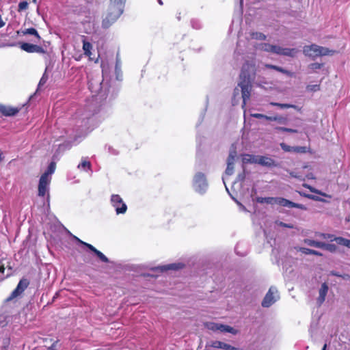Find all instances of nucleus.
<instances>
[{
	"label": "nucleus",
	"instance_id": "obj_1",
	"mask_svg": "<svg viewBox=\"0 0 350 350\" xmlns=\"http://www.w3.org/2000/svg\"><path fill=\"white\" fill-rule=\"evenodd\" d=\"M303 53L306 56L315 58L319 56L333 55L336 53L334 50H329L327 48L312 44L304 47Z\"/></svg>",
	"mask_w": 350,
	"mask_h": 350
},
{
	"label": "nucleus",
	"instance_id": "obj_2",
	"mask_svg": "<svg viewBox=\"0 0 350 350\" xmlns=\"http://www.w3.org/2000/svg\"><path fill=\"white\" fill-rule=\"evenodd\" d=\"M207 185L208 184L204 174L202 172L196 173L193 180L194 189L199 193H203L206 190Z\"/></svg>",
	"mask_w": 350,
	"mask_h": 350
},
{
	"label": "nucleus",
	"instance_id": "obj_3",
	"mask_svg": "<svg viewBox=\"0 0 350 350\" xmlns=\"http://www.w3.org/2000/svg\"><path fill=\"white\" fill-rule=\"evenodd\" d=\"M248 157H252V161L250 163H258L262 166L265 167H276L278 163L271 158L265 156H253L251 154H246Z\"/></svg>",
	"mask_w": 350,
	"mask_h": 350
},
{
	"label": "nucleus",
	"instance_id": "obj_4",
	"mask_svg": "<svg viewBox=\"0 0 350 350\" xmlns=\"http://www.w3.org/2000/svg\"><path fill=\"white\" fill-rule=\"evenodd\" d=\"M111 205L115 208L117 215L124 214L126 212L127 206L123 202L122 198L118 194H113L111 196Z\"/></svg>",
	"mask_w": 350,
	"mask_h": 350
},
{
	"label": "nucleus",
	"instance_id": "obj_5",
	"mask_svg": "<svg viewBox=\"0 0 350 350\" xmlns=\"http://www.w3.org/2000/svg\"><path fill=\"white\" fill-rule=\"evenodd\" d=\"M29 282L26 278L21 279L17 284L16 288L12 292L10 295L6 299V301H10L18 296L21 295L28 287Z\"/></svg>",
	"mask_w": 350,
	"mask_h": 350
},
{
	"label": "nucleus",
	"instance_id": "obj_6",
	"mask_svg": "<svg viewBox=\"0 0 350 350\" xmlns=\"http://www.w3.org/2000/svg\"><path fill=\"white\" fill-rule=\"evenodd\" d=\"M238 86L241 88V96L243 98L242 107L245 108L247 104V101L250 100L252 92V82L251 83H245L244 81H239L238 83Z\"/></svg>",
	"mask_w": 350,
	"mask_h": 350
},
{
	"label": "nucleus",
	"instance_id": "obj_7",
	"mask_svg": "<svg viewBox=\"0 0 350 350\" xmlns=\"http://www.w3.org/2000/svg\"><path fill=\"white\" fill-rule=\"evenodd\" d=\"M254 70V66L248 62L244 64L242 66L241 71L240 73V81H244L245 83H251L252 82V77L250 75L251 72H253Z\"/></svg>",
	"mask_w": 350,
	"mask_h": 350
},
{
	"label": "nucleus",
	"instance_id": "obj_8",
	"mask_svg": "<svg viewBox=\"0 0 350 350\" xmlns=\"http://www.w3.org/2000/svg\"><path fill=\"white\" fill-rule=\"evenodd\" d=\"M51 178H46L45 176H40L38 183V195L40 197H44L46 194L49 196V187Z\"/></svg>",
	"mask_w": 350,
	"mask_h": 350
},
{
	"label": "nucleus",
	"instance_id": "obj_9",
	"mask_svg": "<svg viewBox=\"0 0 350 350\" xmlns=\"http://www.w3.org/2000/svg\"><path fill=\"white\" fill-rule=\"evenodd\" d=\"M275 204H277L280 206H284V207H289V208H297L301 210H306L307 208L305 205L302 204H298L293 202L292 201H290L286 198H275Z\"/></svg>",
	"mask_w": 350,
	"mask_h": 350
},
{
	"label": "nucleus",
	"instance_id": "obj_10",
	"mask_svg": "<svg viewBox=\"0 0 350 350\" xmlns=\"http://www.w3.org/2000/svg\"><path fill=\"white\" fill-rule=\"evenodd\" d=\"M22 109V107H12L0 103V113L6 117L16 116Z\"/></svg>",
	"mask_w": 350,
	"mask_h": 350
},
{
	"label": "nucleus",
	"instance_id": "obj_11",
	"mask_svg": "<svg viewBox=\"0 0 350 350\" xmlns=\"http://www.w3.org/2000/svg\"><path fill=\"white\" fill-rule=\"evenodd\" d=\"M21 49L25 52L33 53H44L45 51L43 47L38 46L37 44H30L27 42H22L20 46Z\"/></svg>",
	"mask_w": 350,
	"mask_h": 350
},
{
	"label": "nucleus",
	"instance_id": "obj_12",
	"mask_svg": "<svg viewBox=\"0 0 350 350\" xmlns=\"http://www.w3.org/2000/svg\"><path fill=\"white\" fill-rule=\"evenodd\" d=\"M77 240L78 243H79L81 245H84L87 248H88L90 251L94 252L95 255L103 262L107 263L109 262V259L107 256H105L101 252L98 250L96 247H94L92 245L86 242H84L79 239V238H77Z\"/></svg>",
	"mask_w": 350,
	"mask_h": 350
},
{
	"label": "nucleus",
	"instance_id": "obj_13",
	"mask_svg": "<svg viewBox=\"0 0 350 350\" xmlns=\"http://www.w3.org/2000/svg\"><path fill=\"white\" fill-rule=\"evenodd\" d=\"M329 291V286L326 282L321 284L319 290V297L317 299V303L319 306H321L325 301L326 295Z\"/></svg>",
	"mask_w": 350,
	"mask_h": 350
},
{
	"label": "nucleus",
	"instance_id": "obj_14",
	"mask_svg": "<svg viewBox=\"0 0 350 350\" xmlns=\"http://www.w3.org/2000/svg\"><path fill=\"white\" fill-rule=\"evenodd\" d=\"M271 288H269L267 294L265 295L261 304L262 307L268 308L271 306L275 301V299L273 297V293L271 291Z\"/></svg>",
	"mask_w": 350,
	"mask_h": 350
},
{
	"label": "nucleus",
	"instance_id": "obj_15",
	"mask_svg": "<svg viewBox=\"0 0 350 350\" xmlns=\"http://www.w3.org/2000/svg\"><path fill=\"white\" fill-rule=\"evenodd\" d=\"M81 38L84 55L90 57L92 55L91 50L92 49V44L86 40V37L85 36H82Z\"/></svg>",
	"mask_w": 350,
	"mask_h": 350
},
{
	"label": "nucleus",
	"instance_id": "obj_16",
	"mask_svg": "<svg viewBox=\"0 0 350 350\" xmlns=\"http://www.w3.org/2000/svg\"><path fill=\"white\" fill-rule=\"evenodd\" d=\"M265 67L267 68H269V69L275 70H276L278 72H280L281 73L285 74V75H286L287 76H289V77H293V73L291 72V71L287 70H286V69H284V68H283L282 67H280L278 66L267 64H265Z\"/></svg>",
	"mask_w": 350,
	"mask_h": 350
},
{
	"label": "nucleus",
	"instance_id": "obj_17",
	"mask_svg": "<svg viewBox=\"0 0 350 350\" xmlns=\"http://www.w3.org/2000/svg\"><path fill=\"white\" fill-rule=\"evenodd\" d=\"M22 33L23 35L29 34L34 36L36 39L33 40V42H38L41 40V37L39 35L38 31L33 27L28 28L22 31Z\"/></svg>",
	"mask_w": 350,
	"mask_h": 350
},
{
	"label": "nucleus",
	"instance_id": "obj_18",
	"mask_svg": "<svg viewBox=\"0 0 350 350\" xmlns=\"http://www.w3.org/2000/svg\"><path fill=\"white\" fill-rule=\"evenodd\" d=\"M270 105L272 106H276L281 109H288V108H293L297 111H301V108L298 107L297 105H292V104H287V103H279L275 102H271Z\"/></svg>",
	"mask_w": 350,
	"mask_h": 350
},
{
	"label": "nucleus",
	"instance_id": "obj_19",
	"mask_svg": "<svg viewBox=\"0 0 350 350\" xmlns=\"http://www.w3.org/2000/svg\"><path fill=\"white\" fill-rule=\"evenodd\" d=\"M55 167H56L55 163L51 162L49 165L46 171L44 174H42L41 175V176H45V178H51L50 177V175H51L52 174L54 173V172L55 170Z\"/></svg>",
	"mask_w": 350,
	"mask_h": 350
},
{
	"label": "nucleus",
	"instance_id": "obj_20",
	"mask_svg": "<svg viewBox=\"0 0 350 350\" xmlns=\"http://www.w3.org/2000/svg\"><path fill=\"white\" fill-rule=\"evenodd\" d=\"M256 202L260 204H274L275 202V198L274 197H258L256 198Z\"/></svg>",
	"mask_w": 350,
	"mask_h": 350
},
{
	"label": "nucleus",
	"instance_id": "obj_21",
	"mask_svg": "<svg viewBox=\"0 0 350 350\" xmlns=\"http://www.w3.org/2000/svg\"><path fill=\"white\" fill-rule=\"evenodd\" d=\"M297 51H298L294 48L293 49L282 48L281 55L293 57L295 56Z\"/></svg>",
	"mask_w": 350,
	"mask_h": 350
},
{
	"label": "nucleus",
	"instance_id": "obj_22",
	"mask_svg": "<svg viewBox=\"0 0 350 350\" xmlns=\"http://www.w3.org/2000/svg\"><path fill=\"white\" fill-rule=\"evenodd\" d=\"M304 243L309 246L315 247L318 248H321L323 247V246H324L323 242L314 241L312 239H305Z\"/></svg>",
	"mask_w": 350,
	"mask_h": 350
},
{
	"label": "nucleus",
	"instance_id": "obj_23",
	"mask_svg": "<svg viewBox=\"0 0 350 350\" xmlns=\"http://www.w3.org/2000/svg\"><path fill=\"white\" fill-rule=\"evenodd\" d=\"M177 269L178 266L176 264H170L156 267V269L159 270L161 272H165L168 270H176Z\"/></svg>",
	"mask_w": 350,
	"mask_h": 350
},
{
	"label": "nucleus",
	"instance_id": "obj_24",
	"mask_svg": "<svg viewBox=\"0 0 350 350\" xmlns=\"http://www.w3.org/2000/svg\"><path fill=\"white\" fill-rule=\"evenodd\" d=\"M299 250L304 254H307V255L312 254V255H315V256H322V254L320 252L314 250L312 249L306 248V247H301L299 249Z\"/></svg>",
	"mask_w": 350,
	"mask_h": 350
},
{
	"label": "nucleus",
	"instance_id": "obj_25",
	"mask_svg": "<svg viewBox=\"0 0 350 350\" xmlns=\"http://www.w3.org/2000/svg\"><path fill=\"white\" fill-rule=\"evenodd\" d=\"M115 21L116 18H111V14H109L103 20L102 26L103 28H108Z\"/></svg>",
	"mask_w": 350,
	"mask_h": 350
},
{
	"label": "nucleus",
	"instance_id": "obj_26",
	"mask_svg": "<svg viewBox=\"0 0 350 350\" xmlns=\"http://www.w3.org/2000/svg\"><path fill=\"white\" fill-rule=\"evenodd\" d=\"M335 241L339 245L346 246L350 248V239H347L343 237H336L335 238Z\"/></svg>",
	"mask_w": 350,
	"mask_h": 350
},
{
	"label": "nucleus",
	"instance_id": "obj_27",
	"mask_svg": "<svg viewBox=\"0 0 350 350\" xmlns=\"http://www.w3.org/2000/svg\"><path fill=\"white\" fill-rule=\"evenodd\" d=\"M250 37L252 39L258 40H265L267 38L266 36L261 32H251Z\"/></svg>",
	"mask_w": 350,
	"mask_h": 350
},
{
	"label": "nucleus",
	"instance_id": "obj_28",
	"mask_svg": "<svg viewBox=\"0 0 350 350\" xmlns=\"http://www.w3.org/2000/svg\"><path fill=\"white\" fill-rule=\"evenodd\" d=\"M236 156H237L236 150L230 151L229 153V155L228 157V159H227V164H229L230 165H234Z\"/></svg>",
	"mask_w": 350,
	"mask_h": 350
},
{
	"label": "nucleus",
	"instance_id": "obj_29",
	"mask_svg": "<svg viewBox=\"0 0 350 350\" xmlns=\"http://www.w3.org/2000/svg\"><path fill=\"white\" fill-rule=\"evenodd\" d=\"M259 47L261 51L272 53L273 44H270L269 43H261Z\"/></svg>",
	"mask_w": 350,
	"mask_h": 350
},
{
	"label": "nucleus",
	"instance_id": "obj_30",
	"mask_svg": "<svg viewBox=\"0 0 350 350\" xmlns=\"http://www.w3.org/2000/svg\"><path fill=\"white\" fill-rule=\"evenodd\" d=\"M126 2V0H110L111 5L118 7L120 10Z\"/></svg>",
	"mask_w": 350,
	"mask_h": 350
},
{
	"label": "nucleus",
	"instance_id": "obj_31",
	"mask_svg": "<svg viewBox=\"0 0 350 350\" xmlns=\"http://www.w3.org/2000/svg\"><path fill=\"white\" fill-rule=\"evenodd\" d=\"M92 164L89 161L83 160L81 163L79 164L78 167L84 170H90Z\"/></svg>",
	"mask_w": 350,
	"mask_h": 350
},
{
	"label": "nucleus",
	"instance_id": "obj_32",
	"mask_svg": "<svg viewBox=\"0 0 350 350\" xmlns=\"http://www.w3.org/2000/svg\"><path fill=\"white\" fill-rule=\"evenodd\" d=\"M268 120L278 121L280 123H286L287 119L282 116H270V118H268Z\"/></svg>",
	"mask_w": 350,
	"mask_h": 350
},
{
	"label": "nucleus",
	"instance_id": "obj_33",
	"mask_svg": "<svg viewBox=\"0 0 350 350\" xmlns=\"http://www.w3.org/2000/svg\"><path fill=\"white\" fill-rule=\"evenodd\" d=\"M219 330L221 332H226L232 333V334L235 333L233 327H232L229 325H222V324H220V329Z\"/></svg>",
	"mask_w": 350,
	"mask_h": 350
},
{
	"label": "nucleus",
	"instance_id": "obj_34",
	"mask_svg": "<svg viewBox=\"0 0 350 350\" xmlns=\"http://www.w3.org/2000/svg\"><path fill=\"white\" fill-rule=\"evenodd\" d=\"M28 7H29V3L27 1H21L18 5V11L21 12L23 10H25L28 8Z\"/></svg>",
	"mask_w": 350,
	"mask_h": 350
},
{
	"label": "nucleus",
	"instance_id": "obj_35",
	"mask_svg": "<svg viewBox=\"0 0 350 350\" xmlns=\"http://www.w3.org/2000/svg\"><path fill=\"white\" fill-rule=\"evenodd\" d=\"M280 147L284 152H288L294 151V146H288V145L286 144L285 143H281Z\"/></svg>",
	"mask_w": 350,
	"mask_h": 350
},
{
	"label": "nucleus",
	"instance_id": "obj_36",
	"mask_svg": "<svg viewBox=\"0 0 350 350\" xmlns=\"http://www.w3.org/2000/svg\"><path fill=\"white\" fill-rule=\"evenodd\" d=\"M206 327L213 331L219 330L220 329V324L210 323L206 324Z\"/></svg>",
	"mask_w": 350,
	"mask_h": 350
},
{
	"label": "nucleus",
	"instance_id": "obj_37",
	"mask_svg": "<svg viewBox=\"0 0 350 350\" xmlns=\"http://www.w3.org/2000/svg\"><path fill=\"white\" fill-rule=\"evenodd\" d=\"M306 90L310 92H317L320 90V85H308L306 86Z\"/></svg>",
	"mask_w": 350,
	"mask_h": 350
},
{
	"label": "nucleus",
	"instance_id": "obj_38",
	"mask_svg": "<svg viewBox=\"0 0 350 350\" xmlns=\"http://www.w3.org/2000/svg\"><path fill=\"white\" fill-rule=\"evenodd\" d=\"M294 152L297 153H306L307 148L306 146H294Z\"/></svg>",
	"mask_w": 350,
	"mask_h": 350
},
{
	"label": "nucleus",
	"instance_id": "obj_39",
	"mask_svg": "<svg viewBox=\"0 0 350 350\" xmlns=\"http://www.w3.org/2000/svg\"><path fill=\"white\" fill-rule=\"evenodd\" d=\"M272 53L281 55L282 47L277 45H273Z\"/></svg>",
	"mask_w": 350,
	"mask_h": 350
},
{
	"label": "nucleus",
	"instance_id": "obj_40",
	"mask_svg": "<svg viewBox=\"0 0 350 350\" xmlns=\"http://www.w3.org/2000/svg\"><path fill=\"white\" fill-rule=\"evenodd\" d=\"M321 248L329 250L330 252H334L336 250V245L334 244H327L324 243V246H323Z\"/></svg>",
	"mask_w": 350,
	"mask_h": 350
},
{
	"label": "nucleus",
	"instance_id": "obj_41",
	"mask_svg": "<svg viewBox=\"0 0 350 350\" xmlns=\"http://www.w3.org/2000/svg\"><path fill=\"white\" fill-rule=\"evenodd\" d=\"M323 64H319V63H312L310 64L308 67L309 68L312 69V70H317V69H320L323 67Z\"/></svg>",
	"mask_w": 350,
	"mask_h": 350
},
{
	"label": "nucleus",
	"instance_id": "obj_42",
	"mask_svg": "<svg viewBox=\"0 0 350 350\" xmlns=\"http://www.w3.org/2000/svg\"><path fill=\"white\" fill-rule=\"evenodd\" d=\"M224 342L215 340L212 342L211 347L217 349H221L223 346Z\"/></svg>",
	"mask_w": 350,
	"mask_h": 350
},
{
	"label": "nucleus",
	"instance_id": "obj_43",
	"mask_svg": "<svg viewBox=\"0 0 350 350\" xmlns=\"http://www.w3.org/2000/svg\"><path fill=\"white\" fill-rule=\"evenodd\" d=\"M234 172V165L227 164V167L226 169V174L228 176H230Z\"/></svg>",
	"mask_w": 350,
	"mask_h": 350
},
{
	"label": "nucleus",
	"instance_id": "obj_44",
	"mask_svg": "<svg viewBox=\"0 0 350 350\" xmlns=\"http://www.w3.org/2000/svg\"><path fill=\"white\" fill-rule=\"evenodd\" d=\"M251 116L256 118H258V119L264 118L267 120H268V118H270V116H267L262 114V113H252V114H251Z\"/></svg>",
	"mask_w": 350,
	"mask_h": 350
},
{
	"label": "nucleus",
	"instance_id": "obj_45",
	"mask_svg": "<svg viewBox=\"0 0 350 350\" xmlns=\"http://www.w3.org/2000/svg\"><path fill=\"white\" fill-rule=\"evenodd\" d=\"M221 349H225V350H238L237 348H236V347H234L233 346H231L230 345H228V344L225 343V342H224Z\"/></svg>",
	"mask_w": 350,
	"mask_h": 350
},
{
	"label": "nucleus",
	"instance_id": "obj_46",
	"mask_svg": "<svg viewBox=\"0 0 350 350\" xmlns=\"http://www.w3.org/2000/svg\"><path fill=\"white\" fill-rule=\"evenodd\" d=\"M278 224H279V226L284 227V228H291V229L294 228V226L292 224H286L282 221H280Z\"/></svg>",
	"mask_w": 350,
	"mask_h": 350
},
{
	"label": "nucleus",
	"instance_id": "obj_47",
	"mask_svg": "<svg viewBox=\"0 0 350 350\" xmlns=\"http://www.w3.org/2000/svg\"><path fill=\"white\" fill-rule=\"evenodd\" d=\"M300 194L301 196H305L306 198H308L310 199H313V200L316 199V197L314 196H312V195H310V194H306V193H300Z\"/></svg>",
	"mask_w": 350,
	"mask_h": 350
},
{
	"label": "nucleus",
	"instance_id": "obj_48",
	"mask_svg": "<svg viewBox=\"0 0 350 350\" xmlns=\"http://www.w3.org/2000/svg\"><path fill=\"white\" fill-rule=\"evenodd\" d=\"M46 82V79H45L44 77H42L40 80L38 85L41 86V85H44Z\"/></svg>",
	"mask_w": 350,
	"mask_h": 350
},
{
	"label": "nucleus",
	"instance_id": "obj_49",
	"mask_svg": "<svg viewBox=\"0 0 350 350\" xmlns=\"http://www.w3.org/2000/svg\"><path fill=\"white\" fill-rule=\"evenodd\" d=\"M286 132L287 133H298V131L297 129L287 128L286 129Z\"/></svg>",
	"mask_w": 350,
	"mask_h": 350
},
{
	"label": "nucleus",
	"instance_id": "obj_50",
	"mask_svg": "<svg viewBox=\"0 0 350 350\" xmlns=\"http://www.w3.org/2000/svg\"><path fill=\"white\" fill-rule=\"evenodd\" d=\"M304 187L308 188L312 192L317 193H321L317 190L312 189L311 187L308 186L306 185H304Z\"/></svg>",
	"mask_w": 350,
	"mask_h": 350
},
{
	"label": "nucleus",
	"instance_id": "obj_51",
	"mask_svg": "<svg viewBox=\"0 0 350 350\" xmlns=\"http://www.w3.org/2000/svg\"><path fill=\"white\" fill-rule=\"evenodd\" d=\"M331 275L336 276V277H339V278L342 277L341 274H340L339 273L334 271H331Z\"/></svg>",
	"mask_w": 350,
	"mask_h": 350
},
{
	"label": "nucleus",
	"instance_id": "obj_52",
	"mask_svg": "<svg viewBox=\"0 0 350 350\" xmlns=\"http://www.w3.org/2000/svg\"><path fill=\"white\" fill-rule=\"evenodd\" d=\"M286 129H287L286 127H280V126H278L275 128L276 130L283 131V132H286Z\"/></svg>",
	"mask_w": 350,
	"mask_h": 350
},
{
	"label": "nucleus",
	"instance_id": "obj_53",
	"mask_svg": "<svg viewBox=\"0 0 350 350\" xmlns=\"http://www.w3.org/2000/svg\"><path fill=\"white\" fill-rule=\"evenodd\" d=\"M5 25V23L3 21L1 15L0 14V28L3 27Z\"/></svg>",
	"mask_w": 350,
	"mask_h": 350
},
{
	"label": "nucleus",
	"instance_id": "obj_54",
	"mask_svg": "<svg viewBox=\"0 0 350 350\" xmlns=\"http://www.w3.org/2000/svg\"><path fill=\"white\" fill-rule=\"evenodd\" d=\"M5 267L3 265H0V273H3L5 271Z\"/></svg>",
	"mask_w": 350,
	"mask_h": 350
},
{
	"label": "nucleus",
	"instance_id": "obj_55",
	"mask_svg": "<svg viewBox=\"0 0 350 350\" xmlns=\"http://www.w3.org/2000/svg\"><path fill=\"white\" fill-rule=\"evenodd\" d=\"M343 279H350V275H348V274H344V275H342V277Z\"/></svg>",
	"mask_w": 350,
	"mask_h": 350
},
{
	"label": "nucleus",
	"instance_id": "obj_56",
	"mask_svg": "<svg viewBox=\"0 0 350 350\" xmlns=\"http://www.w3.org/2000/svg\"><path fill=\"white\" fill-rule=\"evenodd\" d=\"M245 157H245V158H244V160H245V161H246V162H250V161H252V157H247L246 155H245Z\"/></svg>",
	"mask_w": 350,
	"mask_h": 350
},
{
	"label": "nucleus",
	"instance_id": "obj_57",
	"mask_svg": "<svg viewBox=\"0 0 350 350\" xmlns=\"http://www.w3.org/2000/svg\"><path fill=\"white\" fill-rule=\"evenodd\" d=\"M239 176L241 177V180H243L245 178V174H244L243 175L239 174Z\"/></svg>",
	"mask_w": 350,
	"mask_h": 350
},
{
	"label": "nucleus",
	"instance_id": "obj_58",
	"mask_svg": "<svg viewBox=\"0 0 350 350\" xmlns=\"http://www.w3.org/2000/svg\"><path fill=\"white\" fill-rule=\"evenodd\" d=\"M326 349H327V344H325V345H323V348H322V349H321V350H326Z\"/></svg>",
	"mask_w": 350,
	"mask_h": 350
},
{
	"label": "nucleus",
	"instance_id": "obj_59",
	"mask_svg": "<svg viewBox=\"0 0 350 350\" xmlns=\"http://www.w3.org/2000/svg\"><path fill=\"white\" fill-rule=\"evenodd\" d=\"M157 1H158V3H159L161 5H162L163 4V3L162 0H157Z\"/></svg>",
	"mask_w": 350,
	"mask_h": 350
},
{
	"label": "nucleus",
	"instance_id": "obj_60",
	"mask_svg": "<svg viewBox=\"0 0 350 350\" xmlns=\"http://www.w3.org/2000/svg\"><path fill=\"white\" fill-rule=\"evenodd\" d=\"M291 175L292 176H293V177H296V178H297V177H298L297 175L294 174L293 173H291Z\"/></svg>",
	"mask_w": 350,
	"mask_h": 350
}]
</instances>
